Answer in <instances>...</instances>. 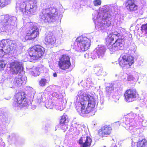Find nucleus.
I'll list each match as a JSON object with an SVG mask.
<instances>
[{"label": "nucleus", "instance_id": "1", "mask_svg": "<svg viewBox=\"0 0 147 147\" xmlns=\"http://www.w3.org/2000/svg\"><path fill=\"white\" fill-rule=\"evenodd\" d=\"M76 97L75 107L80 115L83 117L94 115L93 109L97 100L92 96L87 95L82 91L78 92Z\"/></svg>", "mask_w": 147, "mask_h": 147}, {"label": "nucleus", "instance_id": "2", "mask_svg": "<svg viewBox=\"0 0 147 147\" xmlns=\"http://www.w3.org/2000/svg\"><path fill=\"white\" fill-rule=\"evenodd\" d=\"M113 7L106 5L103 7L102 10L98 12L96 11L95 13L96 16L93 14V20L95 24V27L98 30H103L110 26L112 21V17L113 13Z\"/></svg>", "mask_w": 147, "mask_h": 147}, {"label": "nucleus", "instance_id": "3", "mask_svg": "<svg viewBox=\"0 0 147 147\" xmlns=\"http://www.w3.org/2000/svg\"><path fill=\"white\" fill-rule=\"evenodd\" d=\"M59 10L56 7L48 5L43 8L40 13V20L42 23L54 22L58 19L61 20L62 14L59 13Z\"/></svg>", "mask_w": 147, "mask_h": 147}, {"label": "nucleus", "instance_id": "4", "mask_svg": "<svg viewBox=\"0 0 147 147\" xmlns=\"http://www.w3.org/2000/svg\"><path fill=\"white\" fill-rule=\"evenodd\" d=\"M124 37L120 32H115L109 34L106 38L107 44H109L107 47L111 54L115 51L123 49L125 40Z\"/></svg>", "mask_w": 147, "mask_h": 147}, {"label": "nucleus", "instance_id": "5", "mask_svg": "<svg viewBox=\"0 0 147 147\" xmlns=\"http://www.w3.org/2000/svg\"><path fill=\"white\" fill-rule=\"evenodd\" d=\"M37 8V2L35 0L25 1L17 3L16 8L19 9L24 15H30L35 12Z\"/></svg>", "mask_w": 147, "mask_h": 147}, {"label": "nucleus", "instance_id": "6", "mask_svg": "<svg viewBox=\"0 0 147 147\" xmlns=\"http://www.w3.org/2000/svg\"><path fill=\"white\" fill-rule=\"evenodd\" d=\"M17 18L15 16H10L7 15L1 22L0 28L2 32L9 31L12 30L16 23Z\"/></svg>", "mask_w": 147, "mask_h": 147}, {"label": "nucleus", "instance_id": "7", "mask_svg": "<svg viewBox=\"0 0 147 147\" xmlns=\"http://www.w3.org/2000/svg\"><path fill=\"white\" fill-rule=\"evenodd\" d=\"M90 40L86 37L80 36L76 39L75 43L76 50L79 52L87 50L90 46Z\"/></svg>", "mask_w": 147, "mask_h": 147}, {"label": "nucleus", "instance_id": "8", "mask_svg": "<svg viewBox=\"0 0 147 147\" xmlns=\"http://www.w3.org/2000/svg\"><path fill=\"white\" fill-rule=\"evenodd\" d=\"M45 52L44 48L40 45H36L31 48L28 52V59L30 61L40 58L43 55Z\"/></svg>", "mask_w": 147, "mask_h": 147}, {"label": "nucleus", "instance_id": "9", "mask_svg": "<svg viewBox=\"0 0 147 147\" xmlns=\"http://www.w3.org/2000/svg\"><path fill=\"white\" fill-rule=\"evenodd\" d=\"M53 87L55 88V91L52 93V95L53 97H55L57 98L56 106L57 108L61 111L65 108V103L63 100V95L59 92V87L54 85Z\"/></svg>", "mask_w": 147, "mask_h": 147}, {"label": "nucleus", "instance_id": "10", "mask_svg": "<svg viewBox=\"0 0 147 147\" xmlns=\"http://www.w3.org/2000/svg\"><path fill=\"white\" fill-rule=\"evenodd\" d=\"M29 26V29L26 36V38L31 40L36 38L39 35L38 29L36 24L30 22L27 23Z\"/></svg>", "mask_w": 147, "mask_h": 147}, {"label": "nucleus", "instance_id": "11", "mask_svg": "<svg viewBox=\"0 0 147 147\" xmlns=\"http://www.w3.org/2000/svg\"><path fill=\"white\" fill-rule=\"evenodd\" d=\"M24 95V93H19L16 94L13 103V106L21 107H25L27 105L28 103Z\"/></svg>", "mask_w": 147, "mask_h": 147}, {"label": "nucleus", "instance_id": "12", "mask_svg": "<svg viewBox=\"0 0 147 147\" xmlns=\"http://www.w3.org/2000/svg\"><path fill=\"white\" fill-rule=\"evenodd\" d=\"M106 51V48L103 45H99L91 54V58L95 59L98 57L102 59L104 57Z\"/></svg>", "mask_w": 147, "mask_h": 147}, {"label": "nucleus", "instance_id": "13", "mask_svg": "<svg viewBox=\"0 0 147 147\" xmlns=\"http://www.w3.org/2000/svg\"><path fill=\"white\" fill-rule=\"evenodd\" d=\"M11 71L13 74H17L22 70V64L19 60H15L9 63Z\"/></svg>", "mask_w": 147, "mask_h": 147}, {"label": "nucleus", "instance_id": "14", "mask_svg": "<svg viewBox=\"0 0 147 147\" xmlns=\"http://www.w3.org/2000/svg\"><path fill=\"white\" fill-rule=\"evenodd\" d=\"M58 65L59 68L62 69H68L71 65L69 57L65 55H62L59 59Z\"/></svg>", "mask_w": 147, "mask_h": 147}, {"label": "nucleus", "instance_id": "15", "mask_svg": "<svg viewBox=\"0 0 147 147\" xmlns=\"http://www.w3.org/2000/svg\"><path fill=\"white\" fill-rule=\"evenodd\" d=\"M119 64L124 70L127 69L129 64V54L125 53L121 55L119 59Z\"/></svg>", "mask_w": 147, "mask_h": 147}, {"label": "nucleus", "instance_id": "16", "mask_svg": "<svg viewBox=\"0 0 147 147\" xmlns=\"http://www.w3.org/2000/svg\"><path fill=\"white\" fill-rule=\"evenodd\" d=\"M27 80V78L24 75H20L17 76L14 79L13 83L17 87L20 86L22 84H25Z\"/></svg>", "mask_w": 147, "mask_h": 147}, {"label": "nucleus", "instance_id": "17", "mask_svg": "<svg viewBox=\"0 0 147 147\" xmlns=\"http://www.w3.org/2000/svg\"><path fill=\"white\" fill-rule=\"evenodd\" d=\"M111 130L112 128L111 127L105 125L99 130L98 134L101 136H107L110 134Z\"/></svg>", "mask_w": 147, "mask_h": 147}, {"label": "nucleus", "instance_id": "18", "mask_svg": "<svg viewBox=\"0 0 147 147\" xmlns=\"http://www.w3.org/2000/svg\"><path fill=\"white\" fill-rule=\"evenodd\" d=\"M9 43L7 48V50L9 53H19V49L17 47V44L14 41L11 40H9Z\"/></svg>", "mask_w": 147, "mask_h": 147}, {"label": "nucleus", "instance_id": "19", "mask_svg": "<svg viewBox=\"0 0 147 147\" xmlns=\"http://www.w3.org/2000/svg\"><path fill=\"white\" fill-rule=\"evenodd\" d=\"M45 40L48 44H53L56 41L55 38L52 33H49L46 36Z\"/></svg>", "mask_w": 147, "mask_h": 147}, {"label": "nucleus", "instance_id": "20", "mask_svg": "<svg viewBox=\"0 0 147 147\" xmlns=\"http://www.w3.org/2000/svg\"><path fill=\"white\" fill-rule=\"evenodd\" d=\"M138 95L134 89H129V102H131L136 100Z\"/></svg>", "mask_w": 147, "mask_h": 147}, {"label": "nucleus", "instance_id": "21", "mask_svg": "<svg viewBox=\"0 0 147 147\" xmlns=\"http://www.w3.org/2000/svg\"><path fill=\"white\" fill-rule=\"evenodd\" d=\"M138 79L137 73L134 72L129 75V83L135 84Z\"/></svg>", "mask_w": 147, "mask_h": 147}, {"label": "nucleus", "instance_id": "22", "mask_svg": "<svg viewBox=\"0 0 147 147\" xmlns=\"http://www.w3.org/2000/svg\"><path fill=\"white\" fill-rule=\"evenodd\" d=\"M114 85L110 83L105 88V92L107 96H109L113 92L114 90Z\"/></svg>", "mask_w": 147, "mask_h": 147}, {"label": "nucleus", "instance_id": "23", "mask_svg": "<svg viewBox=\"0 0 147 147\" xmlns=\"http://www.w3.org/2000/svg\"><path fill=\"white\" fill-rule=\"evenodd\" d=\"M138 6L135 4L134 0H129V10L134 11L137 10Z\"/></svg>", "mask_w": 147, "mask_h": 147}, {"label": "nucleus", "instance_id": "24", "mask_svg": "<svg viewBox=\"0 0 147 147\" xmlns=\"http://www.w3.org/2000/svg\"><path fill=\"white\" fill-rule=\"evenodd\" d=\"M56 105L51 99H49L45 103V107L47 109H52Z\"/></svg>", "mask_w": 147, "mask_h": 147}, {"label": "nucleus", "instance_id": "25", "mask_svg": "<svg viewBox=\"0 0 147 147\" xmlns=\"http://www.w3.org/2000/svg\"><path fill=\"white\" fill-rule=\"evenodd\" d=\"M94 70L96 73V74L98 76H99L100 75L105 76L106 75V74L105 72H104L102 71L103 69L102 68L97 67L95 68L94 69Z\"/></svg>", "mask_w": 147, "mask_h": 147}, {"label": "nucleus", "instance_id": "26", "mask_svg": "<svg viewBox=\"0 0 147 147\" xmlns=\"http://www.w3.org/2000/svg\"><path fill=\"white\" fill-rule=\"evenodd\" d=\"M138 147H147V142L145 139L139 141L137 143Z\"/></svg>", "mask_w": 147, "mask_h": 147}, {"label": "nucleus", "instance_id": "27", "mask_svg": "<svg viewBox=\"0 0 147 147\" xmlns=\"http://www.w3.org/2000/svg\"><path fill=\"white\" fill-rule=\"evenodd\" d=\"M10 40L7 39H3L1 41H0V47L2 48L3 47H5L7 44L9 45V41Z\"/></svg>", "mask_w": 147, "mask_h": 147}, {"label": "nucleus", "instance_id": "28", "mask_svg": "<svg viewBox=\"0 0 147 147\" xmlns=\"http://www.w3.org/2000/svg\"><path fill=\"white\" fill-rule=\"evenodd\" d=\"M10 0H0V7H4L10 3Z\"/></svg>", "mask_w": 147, "mask_h": 147}, {"label": "nucleus", "instance_id": "29", "mask_svg": "<svg viewBox=\"0 0 147 147\" xmlns=\"http://www.w3.org/2000/svg\"><path fill=\"white\" fill-rule=\"evenodd\" d=\"M74 125V132H76L77 134H79L80 129L81 127V125L77 123H75Z\"/></svg>", "mask_w": 147, "mask_h": 147}, {"label": "nucleus", "instance_id": "30", "mask_svg": "<svg viewBox=\"0 0 147 147\" xmlns=\"http://www.w3.org/2000/svg\"><path fill=\"white\" fill-rule=\"evenodd\" d=\"M68 122L67 117L65 115H63L61 117L60 120V123L61 124L66 123Z\"/></svg>", "mask_w": 147, "mask_h": 147}, {"label": "nucleus", "instance_id": "31", "mask_svg": "<svg viewBox=\"0 0 147 147\" xmlns=\"http://www.w3.org/2000/svg\"><path fill=\"white\" fill-rule=\"evenodd\" d=\"M47 83V82L46 79L44 78H42L40 81L39 84L40 86L44 87L46 85Z\"/></svg>", "mask_w": 147, "mask_h": 147}, {"label": "nucleus", "instance_id": "32", "mask_svg": "<svg viewBox=\"0 0 147 147\" xmlns=\"http://www.w3.org/2000/svg\"><path fill=\"white\" fill-rule=\"evenodd\" d=\"M40 74V71H39V68L38 67L36 68L34 70L31 72V74L34 76H37L39 75Z\"/></svg>", "mask_w": 147, "mask_h": 147}, {"label": "nucleus", "instance_id": "33", "mask_svg": "<svg viewBox=\"0 0 147 147\" xmlns=\"http://www.w3.org/2000/svg\"><path fill=\"white\" fill-rule=\"evenodd\" d=\"M129 47V49L132 51L134 53L136 51V46L134 42H131L130 45Z\"/></svg>", "mask_w": 147, "mask_h": 147}, {"label": "nucleus", "instance_id": "34", "mask_svg": "<svg viewBox=\"0 0 147 147\" xmlns=\"http://www.w3.org/2000/svg\"><path fill=\"white\" fill-rule=\"evenodd\" d=\"M129 116L128 114L125 115L124 117L123 118V121L124 123L127 126L129 124V120H128Z\"/></svg>", "mask_w": 147, "mask_h": 147}, {"label": "nucleus", "instance_id": "35", "mask_svg": "<svg viewBox=\"0 0 147 147\" xmlns=\"http://www.w3.org/2000/svg\"><path fill=\"white\" fill-rule=\"evenodd\" d=\"M124 98L125 100L128 102L129 100V90H127L125 92L124 95Z\"/></svg>", "mask_w": 147, "mask_h": 147}, {"label": "nucleus", "instance_id": "36", "mask_svg": "<svg viewBox=\"0 0 147 147\" xmlns=\"http://www.w3.org/2000/svg\"><path fill=\"white\" fill-rule=\"evenodd\" d=\"M37 101L38 104L40 103L41 102H43L45 100H43L42 96L40 94H39L37 98Z\"/></svg>", "mask_w": 147, "mask_h": 147}, {"label": "nucleus", "instance_id": "37", "mask_svg": "<svg viewBox=\"0 0 147 147\" xmlns=\"http://www.w3.org/2000/svg\"><path fill=\"white\" fill-rule=\"evenodd\" d=\"M134 58L132 56H129V66L134 64Z\"/></svg>", "mask_w": 147, "mask_h": 147}, {"label": "nucleus", "instance_id": "38", "mask_svg": "<svg viewBox=\"0 0 147 147\" xmlns=\"http://www.w3.org/2000/svg\"><path fill=\"white\" fill-rule=\"evenodd\" d=\"M61 129H62L65 132V130L68 128V126L65 123L61 124Z\"/></svg>", "mask_w": 147, "mask_h": 147}, {"label": "nucleus", "instance_id": "39", "mask_svg": "<svg viewBox=\"0 0 147 147\" xmlns=\"http://www.w3.org/2000/svg\"><path fill=\"white\" fill-rule=\"evenodd\" d=\"M93 3L95 6H97L101 4V1L100 0H95L94 1Z\"/></svg>", "mask_w": 147, "mask_h": 147}, {"label": "nucleus", "instance_id": "40", "mask_svg": "<svg viewBox=\"0 0 147 147\" xmlns=\"http://www.w3.org/2000/svg\"><path fill=\"white\" fill-rule=\"evenodd\" d=\"M110 83L113 84L114 85V88H116L119 87L120 85V83L119 82H115V83Z\"/></svg>", "mask_w": 147, "mask_h": 147}, {"label": "nucleus", "instance_id": "41", "mask_svg": "<svg viewBox=\"0 0 147 147\" xmlns=\"http://www.w3.org/2000/svg\"><path fill=\"white\" fill-rule=\"evenodd\" d=\"M5 65V62L3 61H0V67L2 69L4 68Z\"/></svg>", "mask_w": 147, "mask_h": 147}, {"label": "nucleus", "instance_id": "42", "mask_svg": "<svg viewBox=\"0 0 147 147\" xmlns=\"http://www.w3.org/2000/svg\"><path fill=\"white\" fill-rule=\"evenodd\" d=\"M142 30H144L146 34H147V24L142 26Z\"/></svg>", "mask_w": 147, "mask_h": 147}, {"label": "nucleus", "instance_id": "43", "mask_svg": "<svg viewBox=\"0 0 147 147\" xmlns=\"http://www.w3.org/2000/svg\"><path fill=\"white\" fill-rule=\"evenodd\" d=\"M136 116V114L133 113L132 112H131L130 113H129V117H130V118L129 119H133L135 118Z\"/></svg>", "mask_w": 147, "mask_h": 147}, {"label": "nucleus", "instance_id": "44", "mask_svg": "<svg viewBox=\"0 0 147 147\" xmlns=\"http://www.w3.org/2000/svg\"><path fill=\"white\" fill-rule=\"evenodd\" d=\"M61 123H60L59 124H58L55 127V130H56L57 129H61Z\"/></svg>", "mask_w": 147, "mask_h": 147}, {"label": "nucleus", "instance_id": "45", "mask_svg": "<svg viewBox=\"0 0 147 147\" xmlns=\"http://www.w3.org/2000/svg\"><path fill=\"white\" fill-rule=\"evenodd\" d=\"M128 1H129L128 0H127L126 1V2L123 4V6L124 7H126V8H127V9H128V6L129 5V2H128Z\"/></svg>", "mask_w": 147, "mask_h": 147}, {"label": "nucleus", "instance_id": "46", "mask_svg": "<svg viewBox=\"0 0 147 147\" xmlns=\"http://www.w3.org/2000/svg\"><path fill=\"white\" fill-rule=\"evenodd\" d=\"M86 82V83L89 84H91L92 82L91 79L89 78H88L87 79Z\"/></svg>", "mask_w": 147, "mask_h": 147}, {"label": "nucleus", "instance_id": "47", "mask_svg": "<svg viewBox=\"0 0 147 147\" xmlns=\"http://www.w3.org/2000/svg\"><path fill=\"white\" fill-rule=\"evenodd\" d=\"M4 55L3 50L2 49H0V57L3 56Z\"/></svg>", "mask_w": 147, "mask_h": 147}, {"label": "nucleus", "instance_id": "48", "mask_svg": "<svg viewBox=\"0 0 147 147\" xmlns=\"http://www.w3.org/2000/svg\"><path fill=\"white\" fill-rule=\"evenodd\" d=\"M84 57L86 58H88L89 57V55L88 53H86L84 54Z\"/></svg>", "mask_w": 147, "mask_h": 147}, {"label": "nucleus", "instance_id": "49", "mask_svg": "<svg viewBox=\"0 0 147 147\" xmlns=\"http://www.w3.org/2000/svg\"><path fill=\"white\" fill-rule=\"evenodd\" d=\"M36 107V106L35 105H32V109H35Z\"/></svg>", "mask_w": 147, "mask_h": 147}, {"label": "nucleus", "instance_id": "50", "mask_svg": "<svg viewBox=\"0 0 147 147\" xmlns=\"http://www.w3.org/2000/svg\"><path fill=\"white\" fill-rule=\"evenodd\" d=\"M53 76L55 77H56L57 76V74L56 73H55L53 74Z\"/></svg>", "mask_w": 147, "mask_h": 147}, {"label": "nucleus", "instance_id": "51", "mask_svg": "<svg viewBox=\"0 0 147 147\" xmlns=\"http://www.w3.org/2000/svg\"><path fill=\"white\" fill-rule=\"evenodd\" d=\"M129 37H132V35L131 34H129Z\"/></svg>", "mask_w": 147, "mask_h": 147}, {"label": "nucleus", "instance_id": "52", "mask_svg": "<svg viewBox=\"0 0 147 147\" xmlns=\"http://www.w3.org/2000/svg\"><path fill=\"white\" fill-rule=\"evenodd\" d=\"M127 79H128V77H129V76H128V74H127Z\"/></svg>", "mask_w": 147, "mask_h": 147}, {"label": "nucleus", "instance_id": "53", "mask_svg": "<svg viewBox=\"0 0 147 147\" xmlns=\"http://www.w3.org/2000/svg\"><path fill=\"white\" fill-rule=\"evenodd\" d=\"M125 128L127 129V130L128 129V128L127 127H125Z\"/></svg>", "mask_w": 147, "mask_h": 147}, {"label": "nucleus", "instance_id": "54", "mask_svg": "<svg viewBox=\"0 0 147 147\" xmlns=\"http://www.w3.org/2000/svg\"><path fill=\"white\" fill-rule=\"evenodd\" d=\"M104 147H105V146H104Z\"/></svg>", "mask_w": 147, "mask_h": 147}]
</instances>
